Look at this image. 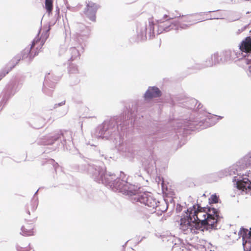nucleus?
<instances>
[{"instance_id": "f257e3e1", "label": "nucleus", "mask_w": 251, "mask_h": 251, "mask_svg": "<svg viewBox=\"0 0 251 251\" xmlns=\"http://www.w3.org/2000/svg\"><path fill=\"white\" fill-rule=\"evenodd\" d=\"M187 214H190L194 222L200 224L203 229V226L208 225L214 227L217 222L219 212L214 208L202 207L199 204L194 205L187 209Z\"/></svg>"}, {"instance_id": "f03ea898", "label": "nucleus", "mask_w": 251, "mask_h": 251, "mask_svg": "<svg viewBox=\"0 0 251 251\" xmlns=\"http://www.w3.org/2000/svg\"><path fill=\"white\" fill-rule=\"evenodd\" d=\"M50 28L43 32L41 36L39 34L33 40L30 50L28 49H25L22 52L23 54H29L30 57H34L38 54L41 51L42 48L44 45L46 41L49 36Z\"/></svg>"}, {"instance_id": "7ed1b4c3", "label": "nucleus", "mask_w": 251, "mask_h": 251, "mask_svg": "<svg viewBox=\"0 0 251 251\" xmlns=\"http://www.w3.org/2000/svg\"><path fill=\"white\" fill-rule=\"evenodd\" d=\"M186 214V215L180 220V228L185 234H197L200 230H203L200 223L194 222L193 217L187 214V211Z\"/></svg>"}, {"instance_id": "20e7f679", "label": "nucleus", "mask_w": 251, "mask_h": 251, "mask_svg": "<svg viewBox=\"0 0 251 251\" xmlns=\"http://www.w3.org/2000/svg\"><path fill=\"white\" fill-rule=\"evenodd\" d=\"M113 187L124 194L132 196L137 194L136 186L120 178L116 179V182L113 183Z\"/></svg>"}, {"instance_id": "39448f33", "label": "nucleus", "mask_w": 251, "mask_h": 251, "mask_svg": "<svg viewBox=\"0 0 251 251\" xmlns=\"http://www.w3.org/2000/svg\"><path fill=\"white\" fill-rule=\"evenodd\" d=\"M137 199L141 203H143L150 207L154 208L157 206V201L150 193H143L139 195Z\"/></svg>"}, {"instance_id": "423d86ee", "label": "nucleus", "mask_w": 251, "mask_h": 251, "mask_svg": "<svg viewBox=\"0 0 251 251\" xmlns=\"http://www.w3.org/2000/svg\"><path fill=\"white\" fill-rule=\"evenodd\" d=\"M233 181L236 182V187L238 189L246 194H251V182L248 178H243L236 181V177H234Z\"/></svg>"}, {"instance_id": "0eeeda50", "label": "nucleus", "mask_w": 251, "mask_h": 251, "mask_svg": "<svg viewBox=\"0 0 251 251\" xmlns=\"http://www.w3.org/2000/svg\"><path fill=\"white\" fill-rule=\"evenodd\" d=\"M98 7V5L96 3L92 1H89L84 9V13L85 15L92 21H95L96 13Z\"/></svg>"}, {"instance_id": "6e6552de", "label": "nucleus", "mask_w": 251, "mask_h": 251, "mask_svg": "<svg viewBox=\"0 0 251 251\" xmlns=\"http://www.w3.org/2000/svg\"><path fill=\"white\" fill-rule=\"evenodd\" d=\"M158 34H161L164 31L167 32L170 30V26L171 25H174V24L171 23L169 20H166L163 21H157V23Z\"/></svg>"}, {"instance_id": "1a4fd4ad", "label": "nucleus", "mask_w": 251, "mask_h": 251, "mask_svg": "<svg viewBox=\"0 0 251 251\" xmlns=\"http://www.w3.org/2000/svg\"><path fill=\"white\" fill-rule=\"evenodd\" d=\"M240 50L245 53H251V36L246 37L240 46Z\"/></svg>"}, {"instance_id": "9d476101", "label": "nucleus", "mask_w": 251, "mask_h": 251, "mask_svg": "<svg viewBox=\"0 0 251 251\" xmlns=\"http://www.w3.org/2000/svg\"><path fill=\"white\" fill-rule=\"evenodd\" d=\"M161 95V92L157 87H151L149 88L145 94L146 99H150L153 98L159 97Z\"/></svg>"}, {"instance_id": "9b49d317", "label": "nucleus", "mask_w": 251, "mask_h": 251, "mask_svg": "<svg viewBox=\"0 0 251 251\" xmlns=\"http://www.w3.org/2000/svg\"><path fill=\"white\" fill-rule=\"evenodd\" d=\"M34 225L33 223H25L22 227V232L24 235L31 236L33 235Z\"/></svg>"}, {"instance_id": "f8f14e48", "label": "nucleus", "mask_w": 251, "mask_h": 251, "mask_svg": "<svg viewBox=\"0 0 251 251\" xmlns=\"http://www.w3.org/2000/svg\"><path fill=\"white\" fill-rule=\"evenodd\" d=\"M101 181L105 184H109L111 186L116 182V176L114 175H109L105 173L103 176H101Z\"/></svg>"}, {"instance_id": "ddd939ff", "label": "nucleus", "mask_w": 251, "mask_h": 251, "mask_svg": "<svg viewBox=\"0 0 251 251\" xmlns=\"http://www.w3.org/2000/svg\"><path fill=\"white\" fill-rule=\"evenodd\" d=\"M249 230L248 229L242 228L240 231L239 232V235H240L243 240V245L244 246V250L246 251V245L248 242H250V241H248L247 240L248 233Z\"/></svg>"}, {"instance_id": "4468645a", "label": "nucleus", "mask_w": 251, "mask_h": 251, "mask_svg": "<svg viewBox=\"0 0 251 251\" xmlns=\"http://www.w3.org/2000/svg\"><path fill=\"white\" fill-rule=\"evenodd\" d=\"M192 17L191 16H183L179 20L178 23L180 25L188 26L192 24Z\"/></svg>"}, {"instance_id": "2eb2a0df", "label": "nucleus", "mask_w": 251, "mask_h": 251, "mask_svg": "<svg viewBox=\"0 0 251 251\" xmlns=\"http://www.w3.org/2000/svg\"><path fill=\"white\" fill-rule=\"evenodd\" d=\"M45 8L49 14L51 13L53 9V0H45Z\"/></svg>"}, {"instance_id": "dca6fc26", "label": "nucleus", "mask_w": 251, "mask_h": 251, "mask_svg": "<svg viewBox=\"0 0 251 251\" xmlns=\"http://www.w3.org/2000/svg\"><path fill=\"white\" fill-rule=\"evenodd\" d=\"M180 16V14L177 11L175 10L174 12H170L168 16L165 15V17H168L169 19H173Z\"/></svg>"}, {"instance_id": "f3484780", "label": "nucleus", "mask_w": 251, "mask_h": 251, "mask_svg": "<svg viewBox=\"0 0 251 251\" xmlns=\"http://www.w3.org/2000/svg\"><path fill=\"white\" fill-rule=\"evenodd\" d=\"M15 65H13L12 67H10L9 69L7 70L3 71L1 72H0V80L3 78L7 74L9 73V72L14 67Z\"/></svg>"}, {"instance_id": "a211bd4d", "label": "nucleus", "mask_w": 251, "mask_h": 251, "mask_svg": "<svg viewBox=\"0 0 251 251\" xmlns=\"http://www.w3.org/2000/svg\"><path fill=\"white\" fill-rule=\"evenodd\" d=\"M209 200L210 203H216L218 202L219 197L216 195H212Z\"/></svg>"}, {"instance_id": "6ab92c4d", "label": "nucleus", "mask_w": 251, "mask_h": 251, "mask_svg": "<svg viewBox=\"0 0 251 251\" xmlns=\"http://www.w3.org/2000/svg\"><path fill=\"white\" fill-rule=\"evenodd\" d=\"M37 206V202L36 201H32L30 205H28V209H30L32 212H34Z\"/></svg>"}, {"instance_id": "aec40b11", "label": "nucleus", "mask_w": 251, "mask_h": 251, "mask_svg": "<svg viewBox=\"0 0 251 251\" xmlns=\"http://www.w3.org/2000/svg\"><path fill=\"white\" fill-rule=\"evenodd\" d=\"M246 164L251 165V151L244 158Z\"/></svg>"}, {"instance_id": "412c9836", "label": "nucleus", "mask_w": 251, "mask_h": 251, "mask_svg": "<svg viewBox=\"0 0 251 251\" xmlns=\"http://www.w3.org/2000/svg\"><path fill=\"white\" fill-rule=\"evenodd\" d=\"M154 25V24H153V22H150L149 23V26H150V30L152 31V34L154 33V27H153Z\"/></svg>"}, {"instance_id": "4be33fe9", "label": "nucleus", "mask_w": 251, "mask_h": 251, "mask_svg": "<svg viewBox=\"0 0 251 251\" xmlns=\"http://www.w3.org/2000/svg\"><path fill=\"white\" fill-rule=\"evenodd\" d=\"M251 239V231H249L248 233V236H247V240L248 241H250V239Z\"/></svg>"}, {"instance_id": "5701e85b", "label": "nucleus", "mask_w": 251, "mask_h": 251, "mask_svg": "<svg viewBox=\"0 0 251 251\" xmlns=\"http://www.w3.org/2000/svg\"><path fill=\"white\" fill-rule=\"evenodd\" d=\"M28 249H27V251H34L33 250H31L30 247H28Z\"/></svg>"}, {"instance_id": "b1692460", "label": "nucleus", "mask_w": 251, "mask_h": 251, "mask_svg": "<svg viewBox=\"0 0 251 251\" xmlns=\"http://www.w3.org/2000/svg\"><path fill=\"white\" fill-rule=\"evenodd\" d=\"M249 70H250V73H251V66L249 67Z\"/></svg>"}, {"instance_id": "393cba45", "label": "nucleus", "mask_w": 251, "mask_h": 251, "mask_svg": "<svg viewBox=\"0 0 251 251\" xmlns=\"http://www.w3.org/2000/svg\"><path fill=\"white\" fill-rule=\"evenodd\" d=\"M27 213L28 215H30V212H29V211H28L27 212Z\"/></svg>"}]
</instances>
